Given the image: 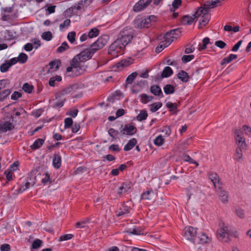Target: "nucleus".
I'll return each mask as SVG.
<instances>
[{
  "mask_svg": "<svg viewBox=\"0 0 251 251\" xmlns=\"http://www.w3.org/2000/svg\"><path fill=\"white\" fill-rule=\"evenodd\" d=\"M71 24V21L69 19L65 20L63 23L59 25L60 30L62 31L64 28L68 27L70 26Z\"/></svg>",
  "mask_w": 251,
  "mask_h": 251,
  "instance_id": "obj_52",
  "label": "nucleus"
},
{
  "mask_svg": "<svg viewBox=\"0 0 251 251\" xmlns=\"http://www.w3.org/2000/svg\"><path fill=\"white\" fill-rule=\"evenodd\" d=\"M11 92L10 88H7L6 89L0 92V93L5 100L10 94Z\"/></svg>",
  "mask_w": 251,
  "mask_h": 251,
  "instance_id": "obj_56",
  "label": "nucleus"
},
{
  "mask_svg": "<svg viewBox=\"0 0 251 251\" xmlns=\"http://www.w3.org/2000/svg\"><path fill=\"white\" fill-rule=\"evenodd\" d=\"M194 58V55H185L181 57V60L183 63H186L190 61Z\"/></svg>",
  "mask_w": 251,
  "mask_h": 251,
  "instance_id": "obj_54",
  "label": "nucleus"
},
{
  "mask_svg": "<svg viewBox=\"0 0 251 251\" xmlns=\"http://www.w3.org/2000/svg\"><path fill=\"white\" fill-rule=\"evenodd\" d=\"M153 99V98L152 96H148L145 94H142L140 96L141 102L145 104L147 103L149 101H151Z\"/></svg>",
  "mask_w": 251,
  "mask_h": 251,
  "instance_id": "obj_34",
  "label": "nucleus"
},
{
  "mask_svg": "<svg viewBox=\"0 0 251 251\" xmlns=\"http://www.w3.org/2000/svg\"><path fill=\"white\" fill-rule=\"evenodd\" d=\"M177 78L183 82H187L189 79L188 74L183 70H181L177 75Z\"/></svg>",
  "mask_w": 251,
  "mask_h": 251,
  "instance_id": "obj_23",
  "label": "nucleus"
},
{
  "mask_svg": "<svg viewBox=\"0 0 251 251\" xmlns=\"http://www.w3.org/2000/svg\"><path fill=\"white\" fill-rule=\"evenodd\" d=\"M245 150H243L241 147H238L236 149V152L234 154L235 159L238 160L239 159L242 158L243 156V151H245Z\"/></svg>",
  "mask_w": 251,
  "mask_h": 251,
  "instance_id": "obj_36",
  "label": "nucleus"
},
{
  "mask_svg": "<svg viewBox=\"0 0 251 251\" xmlns=\"http://www.w3.org/2000/svg\"><path fill=\"white\" fill-rule=\"evenodd\" d=\"M131 188V183L129 182H124L119 187L117 193L119 195L126 194Z\"/></svg>",
  "mask_w": 251,
  "mask_h": 251,
  "instance_id": "obj_16",
  "label": "nucleus"
},
{
  "mask_svg": "<svg viewBox=\"0 0 251 251\" xmlns=\"http://www.w3.org/2000/svg\"><path fill=\"white\" fill-rule=\"evenodd\" d=\"M61 65V62L60 60H55L51 61L48 64V73H52L57 71Z\"/></svg>",
  "mask_w": 251,
  "mask_h": 251,
  "instance_id": "obj_13",
  "label": "nucleus"
},
{
  "mask_svg": "<svg viewBox=\"0 0 251 251\" xmlns=\"http://www.w3.org/2000/svg\"><path fill=\"white\" fill-rule=\"evenodd\" d=\"M235 139L238 147H241L243 150H246V144L245 139L240 135L239 130H236L235 132Z\"/></svg>",
  "mask_w": 251,
  "mask_h": 251,
  "instance_id": "obj_14",
  "label": "nucleus"
},
{
  "mask_svg": "<svg viewBox=\"0 0 251 251\" xmlns=\"http://www.w3.org/2000/svg\"><path fill=\"white\" fill-rule=\"evenodd\" d=\"M42 244V241L39 239H36L33 241L32 244V248L33 249H37L39 248Z\"/></svg>",
  "mask_w": 251,
  "mask_h": 251,
  "instance_id": "obj_48",
  "label": "nucleus"
},
{
  "mask_svg": "<svg viewBox=\"0 0 251 251\" xmlns=\"http://www.w3.org/2000/svg\"><path fill=\"white\" fill-rule=\"evenodd\" d=\"M219 3H220L219 0L207 1L204 4L203 7H199L197 9L196 14L198 16V19L200 18L199 28H201L208 23L210 19V15L208 12L209 9L217 6Z\"/></svg>",
  "mask_w": 251,
  "mask_h": 251,
  "instance_id": "obj_2",
  "label": "nucleus"
},
{
  "mask_svg": "<svg viewBox=\"0 0 251 251\" xmlns=\"http://www.w3.org/2000/svg\"><path fill=\"white\" fill-rule=\"evenodd\" d=\"M22 89L25 92L30 94L34 89V86L28 83H25L24 84Z\"/></svg>",
  "mask_w": 251,
  "mask_h": 251,
  "instance_id": "obj_37",
  "label": "nucleus"
},
{
  "mask_svg": "<svg viewBox=\"0 0 251 251\" xmlns=\"http://www.w3.org/2000/svg\"><path fill=\"white\" fill-rule=\"evenodd\" d=\"M46 7H47V8L46 9V10L48 11V13L46 14L47 15H49L55 12V9L56 7L55 5H50L48 6L47 5Z\"/></svg>",
  "mask_w": 251,
  "mask_h": 251,
  "instance_id": "obj_58",
  "label": "nucleus"
},
{
  "mask_svg": "<svg viewBox=\"0 0 251 251\" xmlns=\"http://www.w3.org/2000/svg\"><path fill=\"white\" fill-rule=\"evenodd\" d=\"M134 62V59L129 57L121 60L117 63V67H122V68L126 67L132 64Z\"/></svg>",
  "mask_w": 251,
  "mask_h": 251,
  "instance_id": "obj_19",
  "label": "nucleus"
},
{
  "mask_svg": "<svg viewBox=\"0 0 251 251\" xmlns=\"http://www.w3.org/2000/svg\"><path fill=\"white\" fill-rule=\"evenodd\" d=\"M30 182H26L19 189V192L22 193L29 187Z\"/></svg>",
  "mask_w": 251,
  "mask_h": 251,
  "instance_id": "obj_60",
  "label": "nucleus"
},
{
  "mask_svg": "<svg viewBox=\"0 0 251 251\" xmlns=\"http://www.w3.org/2000/svg\"><path fill=\"white\" fill-rule=\"evenodd\" d=\"M44 143V139L38 138L34 142L33 144L30 147L32 150H37L40 148L43 145Z\"/></svg>",
  "mask_w": 251,
  "mask_h": 251,
  "instance_id": "obj_28",
  "label": "nucleus"
},
{
  "mask_svg": "<svg viewBox=\"0 0 251 251\" xmlns=\"http://www.w3.org/2000/svg\"><path fill=\"white\" fill-rule=\"evenodd\" d=\"M132 38V30L124 28L120 32L117 40H119L120 42H121L126 47L131 41Z\"/></svg>",
  "mask_w": 251,
  "mask_h": 251,
  "instance_id": "obj_3",
  "label": "nucleus"
},
{
  "mask_svg": "<svg viewBox=\"0 0 251 251\" xmlns=\"http://www.w3.org/2000/svg\"><path fill=\"white\" fill-rule=\"evenodd\" d=\"M220 227L217 231V236L218 239L224 242H228L231 233L228 231V227L225 226L223 223L220 224Z\"/></svg>",
  "mask_w": 251,
  "mask_h": 251,
  "instance_id": "obj_6",
  "label": "nucleus"
},
{
  "mask_svg": "<svg viewBox=\"0 0 251 251\" xmlns=\"http://www.w3.org/2000/svg\"><path fill=\"white\" fill-rule=\"evenodd\" d=\"M76 88L77 87L75 85H70L61 91L60 94L61 96H65L69 94H71L72 92H75Z\"/></svg>",
  "mask_w": 251,
  "mask_h": 251,
  "instance_id": "obj_22",
  "label": "nucleus"
},
{
  "mask_svg": "<svg viewBox=\"0 0 251 251\" xmlns=\"http://www.w3.org/2000/svg\"><path fill=\"white\" fill-rule=\"evenodd\" d=\"M154 195V192L152 190H147L143 193L141 196V200L151 201L152 200Z\"/></svg>",
  "mask_w": 251,
  "mask_h": 251,
  "instance_id": "obj_18",
  "label": "nucleus"
},
{
  "mask_svg": "<svg viewBox=\"0 0 251 251\" xmlns=\"http://www.w3.org/2000/svg\"><path fill=\"white\" fill-rule=\"evenodd\" d=\"M162 105V104L160 102H157L153 103L151 105L150 110L152 112H155L158 110Z\"/></svg>",
  "mask_w": 251,
  "mask_h": 251,
  "instance_id": "obj_41",
  "label": "nucleus"
},
{
  "mask_svg": "<svg viewBox=\"0 0 251 251\" xmlns=\"http://www.w3.org/2000/svg\"><path fill=\"white\" fill-rule=\"evenodd\" d=\"M151 92L155 96H159L161 98L164 97L160 87L158 85H153L151 87Z\"/></svg>",
  "mask_w": 251,
  "mask_h": 251,
  "instance_id": "obj_21",
  "label": "nucleus"
},
{
  "mask_svg": "<svg viewBox=\"0 0 251 251\" xmlns=\"http://www.w3.org/2000/svg\"><path fill=\"white\" fill-rule=\"evenodd\" d=\"M137 75L136 72H133L129 75L126 79L127 84H131Z\"/></svg>",
  "mask_w": 251,
  "mask_h": 251,
  "instance_id": "obj_44",
  "label": "nucleus"
},
{
  "mask_svg": "<svg viewBox=\"0 0 251 251\" xmlns=\"http://www.w3.org/2000/svg\"><path fill=\"white\" fill-rule=\"evenodd\" d=\"M215 45L220 49H224L226 46V44L221 40H219L215 42Z\"/></svg>",
  "mask_w": 251,
  "mask_h": 251,
  "instance_id": "obj_62",
  "label": "nucleus"
},
{
  "mask_svg": "<svg viewBox=\"0 0 251 251\" xmlns=\"http://www.w3.org/2000/svg\"><path fill=\"white\" fill-rule=\"evenodd\" d=\"M73 121L71 118H67L64 120V126L65 128H69L73 126Z\"/></svg>",
  "mask_w": 251,
  "mask_h": 251,
  "instance_id": "obj_50",
  "label": "nucleus"
},
{
  "mask_svg": "<svg viewBox=\"0 0 251 251\" xmlns=\"http://www.w3.org/2000/svg\"><path fill=\"white\" fill-rule=\"evenodd\" d=\"M181 34V30L179 28H176L168 31L164 36L163 38L167 41L166 44L170 45L174 41V39H176Z\"/></svg>",
  "mask_w": 251,
  "mask_h": 251,
  "instance_id": "obj_8",
  "label": "nucleus"
},
{
  "mask_svg": "<svg viewBox=\"0 0 251 251\" xmlns=\"http://www.w3.org/2000/svg\"><path fill=\"white\" fill-rule=\"evenodd\" d=\"M10 246L9 244H4L0 246V251H10Z\"/></svg>",
  "mask_w": 251,
  "mask_h": 251,
  "instance_id": "obj_64",
  "label": "nucleus"
},
{
  "mask_svg": "<svg viewBox=\"0 0 251 251\" xmlns=\"http://www.w3.org/2000/svg\"><path fill=\"white\" fill-rule=\"evenodd\" d=\"M10 80L7 79L0 80V90L6 88H11Z\"/></svg>",
  "mask_w": 251,
  "mask_h": 251,
  "instance_id": "obj_33",
  "label": "nucleus"
},
{
  "mask_svg": "<svg viewBox=\"0 0 251 251\" xmlns=\"http://www.w3.org/2000/svg\"><path fill=\"white\" fill-rule=\"evenodd\" d=\"M53 166L56 169L60 168L61 165V157L59 154H54L52 160Z\"/></svg>",
  "mask_w": 251,
  "mask_h": 251,
  "instance_id": "obj_24",
  "label": "nucleus"
},
{
  "mask_svg": "<svg viewBox=\"0 0 251 251\" xmlns=\"http://www.w3.org/2000/svg\"><path fill=\"white\" fill-rule=\"evenodd\" d=\"M100 30L96 27L93 28L89 31L88 33V37L92 38L98 36L99 34Z\"/></svg>",
  "mask_w": 251,
  "mask_h": 251,
  "instance_id": "obj_35",
  "label": "nucleus"
},
{
  "mask_svg": "<svg viewBox=\"0 0 251 251\" xmlns=\"http://www.w3.org/2000/svg\"><path fill=\"white\" fill-rule=\"evenodd\" d=\"M125 46L117 39L111 44L108 49V53L117 56L118 53H123Z\"/></svg>",
  "mask_w": 251,
  "mask_h": 251,
  "instance_id": "obj_4",
  "label": "nucleus"
},
{
  "mask_svg": "<svg viewBox=\"0 0 251 251\" xmlns=\"http://www.w3.org/2000/svg\"><path fill=\"white\" fill-rule=\"evenodd\" d=\"M183 160L185 162H188L191 164H194L196 165V167H198L199 163L193 159L191 157L187 154H184L182 156Z\"/></svg>",
  "mask_w": 251,
  "mask_h": 251,
  "instance_id": "obj_38",
  "label": "nucleus"
},
{
  "mask_svg": "<svg viewBox=\"0 0 251 251\" xmlns=\"http://www.w3.org/2000/svg\"><path fill=\"white\" fill-rule=\"evenodd\" d=\"M42 38L46 41H50L52 38V35L50 31L44 32L42 35Z\"/></svg>",
  "mask_w": 251,
  "mask_h": 251,
  "instance_id": "obj_47",
  "label": "nucleus"
},
{
  "mask_svg": "<svg viewBox=\"0 0 251 251\" xmlns=\"http://www.w3.org/2000/svg\"><path fill=\"white\" fill-rule=\"evenodd\" d=\"M10 67L11 66L9 65L8 62H6V63H3L0 65V71L2 73L6 72L8 70Z\"/></svg>",
  "mask_w": 251,
  "mask_h": 251,
  "instance_id": "obj_53",
  "label": "nucleus"
},
{
  "mask_svg": "<svg viewBox=\"0 0 251 251\" xmlns=\"http://www.w3.org/2000/svg\"><path fill=\"white\" fill-rule=\"evenodd\" d=\"M237 58V55L234 54H230L228 56L224 58L221 62V65H225L229 63L232 60Z\"/></svg>",
  "mask_w": 251,
  "mask_h": 251,
  "instance_id": "obj_25",
  "label": "nucleus"
},
{
  "mask_svg": "<svg viewBox=\"0 0 251 251\" xmlns=\"http://www.w3.org/2000/svg\"><path fill=\"white\" fill-rule=\"evenodd\" d=\"M148 113L146 110H141L139 114L137 116L136 119L138 121L141 122L145 120L148 117Z\"/></svg>",
  "mask_w": 251,
  "mask_h": 251,
  "instance_id": "obj_31",
  "label": "nucleus"
},
{
  "mask_svg": "<svg viewBox=\"0 0 251 251\" xmlns=\"http://www.w3.org/2000/svg\"><path fill=\"white\" fill-rule=\"evenodd\" d=\"M167 43V41L163 38V40L161 42V44L159 46H158L156 49L155 51L156 52H160L164 48L167 47L170 45L166 44Z\"/></svg>",
  "mask_w": 251,
  "mask_h": 251,
  "instance_id": "obj_43",
  "label": "nucleus"
},
{
  "mask_svg": "<svg viewBox=\"0 0 251 251\" xmlns=\"http://www.w3.org/2000/svg\"><path fill=\"white\" fill-rule=\"evenodd\" d=\"M136 139L133 138L129 140L128 143L125 146L124 150L125 151H128L132 149L137 144Z\"/></svg>",
  "mask_w": 251,
  "mask_h": 251,
  "instance_id": "obj_26",
  "label": "nucleus"
},
{
  "mask_svg": "<svg viewBox=\"0 0 251 251\" xmlns=\"http://www.w3.org/2000/svg\"><path fill=\"white\" fill-rule=\"evenodd\" d=\"M85 1H83V0H79L77 4H75V5L72 7V8L73 9H76L77 10H79L81 9V6L83 5V3Z\"/></svg>",
  "mask_w": 251,
  "mask_h": 251,
  "instance_id": "obj_59",
  "label": "nucleus"
},
{
  "mask_svg": "<svg viewBox=\"0 0 251 251\" xmlns=\"http://www.w3.org/2000/svg\"><path fill=\"white\" fill-rule=\"evenodd\" d=\"M69 48V46L67 43L64 42L61 44V46L57 48L56 51L58 53H62L68 49Z\"/></svg>",
  "mask_w": 251,
  "mask_h": 251,
  "instance_id": "obj_39",
  "label": "nucleus"
},
{
  "mask_svg": "<svg viewBox=\"0 0 251 251\" xmlns=\"http://www.w3.org/2000/svg\"><path fill=\"white\" fill-rule=\"evenodd\" d=\"M120 130L122 134L129 136L133 135L137 132L136 127L131 124L122 125Z\"/></svg>",
  "mask_w": 251,
  "mask_h": 251,
  "instance_id": "obj_9",
  "label": "nucleus"
},
{
  "mask_svg": "<svg viewBox=\"0 0 251 251\" xmlns=\"http://www.w3.org/2000/svg\"><path fill=\"white\" fill-rule=\"evenodd\" d=\"M14 128L12 124L10 122H4L0 124V131L2 132L11 130Z\"/></svg>",
  "mask_w": 251,
  "mask_h": 251,
  "instance_id": "obj_17",
  "label": "nucleus"
},
{
  "mask_svg": "<svg viewBox=\"0 0 251 251\" xmlns=\"http://www.w3.org/2000/svg\"><path fill=\"white\" fill-rule=\"evenodd\" d=\"M32 43L34 45V48L36 49H38L41 45L40 41L38 39H34L32 40Z\"/></svg>",
  "mask_w": 251,
  "mask_h": 251,
  "instance_id": "obj_63",
  "label": "nucleus"
},
{
  "mask_svg": "<svg viewBox=\"0 0 251 251\" xmlns=\"http://www.w3.org/2000/svg\"><path fill=\"white\" fill-rule=\"evenodd\" d=\"M22 97V94L18 91L14 92L11 96V99L13 100H17Z\"/></svg>",
  "mask_w": 251,
  "mask_h": 251,
  "instance_id": "obj_61",
  "label": "nucleus"
},
{
  "mask_svg": "<svg viewBox=\"0 0 251 251\" xmlns=\"http://www.w3.org/2000/svg\"><path fill=\"white\" fill-rule=\"evenodd\" d=\"M74 237V235L72 234H64L62 236H61L59 238V241H67L70 239H71L72 238Z\"/></svg>",
  "mask_w": 251,
  "mask_h": 251,
  "instance_id": "obj_51",
  "label": "nucleus"
},
{
  "mask_svg": "<svg viewBox=\"0 0 251 251\" xmlns=\"http://www.w3.org/2000/svg\"><path fill=\"white\" fill-rule=\"evenodd\" d=\"M76 33L75 31L69 32L67 35V38L71 44H74L75 41Z\"/></svg>",
  "mask_w": 251,
  "mask_h": 251,
  "instance_id": "obj_46",
  "label": "nucleus"
},
{
  "mask_svg": "<svg viewBox=\"0 0 251 251\" xmlns=\"http://www.w3.org/2000/svg\"><path fill=\"white\" fill-rule=\"evenodd\" d=\"M130 208L125 204H123L120 209L117 211L116 216L120 217L129 213Z\"/></svg>",
  "mask_w": 251,
  "mask_h": 251,
  "instance_id": "obj_20",
  "label": "nucleus"
},
{
  "mask_svg": "<svg viewBox=\"0 0 251 251\" xmlns=\"http://www.w3.org/2000/svg\"><path fill=\"white\" fill-rule=\"evenodd\" d=\"M153 143L155 145L160 146L164 144V139L161 135H159L154 140Z\"/></svg>",
  "mask_w": 251,
  "mask_h": 251,
  "instance_id": "obj_45",
  "label": "nucleus"
},
{
  "mask_svg": "<svg viewBox=\"0 0 251 251\" xmlns=\"http://www.w3.org/2000/svg\"><path fill=\"white\" fill-rule=\"evenodd\" d=\"M163 90L166 95L172 94L175 92V87L171 84H166L164 87Z\"/></svg>",
  "mask_w": 251,
  "mask_h": 251,
  "instance_id": "obj_32",
  "label": "nucleus"
},
{
  "mask_svg": "<svg viewBox=\"0 0 251 251\" xmlns=\"http://www.w3.org/2000/svg\"><path fill=\"white\" fill-rule=\"evenodd\" d=\"M173 73L172 69L170 67H166L164 68L161 74V77H168L171 76Z\"/></svg>",
  "mask_w": 251,
  "mask_h": 251,
  "instance_id": "obj_30",
  "label": "nucleus"
},
{
  "mask_svg": "<svg viewBox=\"0 0 251 251\" xmlns=\"http://www.w3.org/2000/svg\"><path fill=\"white\" fill-rule=\"evenodd\" d=\"M90 222V219L87 218L77 222L75 224V227L77 228H85L87 226V224Z\"/></svg>",
  "mask_w": 251,
  "mask_h": 251,
  "instance_id": "obj_27",
  "label": "nucleus"
},
{
  "mask_svg": "<svg viewBox=\"0 0 251 251\" xmlns=\"http://www.w3.org/2000/svg\"><path fill=\"white\" fill-rule=\"evenodd\" d=\"M208 177L212 182L214 187L216 189L222 186V182L219 176L215 172H211L208 174Z\"/></svg>",
  "mask_w": 251,
  "mask_h": 251,
  "instance_id": "obj_11",
  "label": "nucleus"
},
{
  "mask_svg": "<svg viewBox=\"0 0 251 251\" xmlns=\"http://www.w3.org/2000/svg\"><path fill=\"white\" fill-rule=\"evenodd\" d=\"M181 0H174L172 2V6L173 7V11H174L176 9L178 8L181 4Z\"/></svg>",
  "mask_w": 251,
  "mask_h": 251,
  "instance_id": "obj_57",
  "label": "nucleus"
},
{
  "mask_svg": "<svg viewBox=\"0 0 251 251\" xmlns=\"http://www.w3.org/2000/svg\"><path fill=\"white\" fill-rule=\"evenodd\" d=\"M62 80V77L60 75H56L50 77L49 81V84L50 87L55 86V81L60 82Z\"/></svg>",
  "mask_w": 251,
  "mask_h": 251,
  "instance_id": "obj_29",
  "label": "nucleus"
},
{
  "mask_svg": "<svg viewBox=\"0 0 251 251\" xmlns=\"http://www.w3.org/2000/svg\"><path fill=\"white\" fill-rule=\"evenodd\" d=\"M119 133L120 132L118 130H116L112 128L108 130L109 135L113 138H115V137L117 136Z\"/></svg>",
  "mask_w": 251,
  "mask_h": 251,
  "instance_id": "obj_55",
  "label": "nucleus"
},
{
  "mask_svg": "<svg viewBox=\"0 0 251 251\" xmlns=\"http://www.w3.org/2000/svg\"><path fill=\"white\" fill-rule=\"evenodd\" d=\"M108 40V35H103L99 37L89 48L75 55L71 62V66L66 69V73L68 74V76L77 75L78 74L74 73V70H77V68L80 69L81 63L90 59L97 50L101 49L107 44Z\"/></svg>",
  "mask_w": 251,
  "mask_h": 251,
  "instance_id": "obj_1",
  "label": "nucleus"
},
{
  "mask_svg": "<svg viewBox=\"0 0 251 251\" xmlns=\"http://www.w3.org/2000/svg\"><path fill=\"white\" fill-rule=\"evenodd\" d=\"M17 58L20 63L24 64L26 62L28 58V56L25 53H20Z\"/></svg>",
  "mask_w": 251,
  "mask_h": 251,
  "instance_id": "obj_40",
  "label": "nucleus"
},
{
  "mask_svg": "<svg viewBox=\"0 0 251 251\" xmlns=\"http://www.w3.org/2000/svg\"><path fill=\"white\" fill-rule=\"evenodd\" d=\"M151 18H154V16L151 15L148 18L137 17L134 21V25L138 28H148L151 25Z\"/></svg>",
  "mask_w": 251,
  "mask_h": 251,
  "instance_id": "obj_7",
  "label": "nucleus"
},
{
  "mask_svg": "<svg viewBox=\"0 0 251 251\" xmlns=\"http://www.w3.org/2000/svg\"><path fill=\"white\" fill-rule=\"evenodd\" d=\"M216 192L218 194L219 200L223 203H227L228 201V192L223 190L222 186H219L216 188Z\"/></svg>",
  "mask_w": 251,
  "mask_h": 251,
  "instance_id": "obj_12",
  "label": "nucleus"
},
{
  "mask_svg": "<svg viewBox=\"0 0 251 251\" xmlns=\"http://www.w3.org/2000/svg\"><path fill=\"white\" fill-rule=\"evenodd\" d=\"M166 107L169 109L170 111L174 112L177 109V104L176 103H173L170 101H168L166 103Z\"/></svg>",
  "mask_w": 251,
  "mask_h": 251,
  "instance_id": "obj_49",
  "label": "nucleus"
},
{
  "mask_svg": "<svg viewBox=\"0 0 251 251\" xmlns=\"http://www.w3.org/2000/svg\"><path fill=\"white\" fill-rule=\"evenodd\" d=\"M152 0H140L133 6V10L135 12H139L146 8L151 2Z\"/></svg>",
  "mask_w": 251,
  "mask_h": 251,
  "instance_id": "obj_10",
  "label": "nucleus"
},
{
  "mask_svg": "<svg viewBox=\"0 0 251 251\" xmlns=\"http://www.w3.org/2000/svg\"><path fill=\"white\" fill-rule=\"evenodd\" d=\"M199 239L201 244L207 243L210 241V238L204 233H201Z\"/></svg>",
  "mask_w": 251,
  "mask_h": 251,
  "instance_id": "obj_42",
  "label": "nucleus"
},
{
  "mask_svg": "<svg viewBox=\"0 0 251 251\" xmlns=\"http://www.w3.org/2000/svg\"><path fill=\"white\" fill-rule=\"evenodd\" d=\"M197 228L191 226H186L183 229V236L185 239L195 243L197 239Z\"/></svg>",
  "mask_w": 251,
  "mask_h": 251,
  "instance_id": "obj_5",
  "label": "nucleus"
},
{
  "mask_svg": "<svg viewBox=\"0 0 251 251\" xmlns=\"http://www.w3.org/2000/svg\"><path fill=\"white\" fill-rule=\"evenodd\" d=\"M196 19H198V16L196 14V12L192 16L186 15L183 16L181 20V23L185 25H190Z\"/></svg>",
  "mask_w": 251,
  "mask_h": 251,
  "instance_id": "obj_15",
  "label": "nucleus"
}]
</instances>
